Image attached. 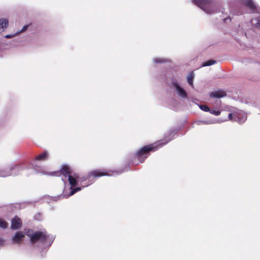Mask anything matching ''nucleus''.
I'll return each mask as SVG.
<instances>
[{"mask_svg":"<svg viewBox=\"0 0 260 260\" xmlns=\"http://www.w3.org/2000/svg\"><path fill=\"white\" fill-rule=\"evenodd\" d=\"M194 79V74L192 72L190 73L187 77V82L188 84L193 86V80Z\"/></svg>","mask_w":260,"mask_h":260,"instance_id":"2eb2a0df","label":"nucleus"},{"mask_svg":"<svg viewBox=\"0 0 260 260\" xmlns=\"http://www.w3.org/2000/svg\"><path fill=\"white\" fill-rule=\"evenodd\" d=\"M168 142V141L161 140L155 143L145 145L137 152L135 157L140 162L142 163L148 157L151 152L157 150L167 144Z\"/></svg>","mask_w":260,"mask_h":260,"instance_id":"f257e3e1","label":"nucleus"},{"mask_svg":"<svg viewBox=\"0 0 260 260\" xmlns=\"http://www.w3.org/2000/svg\"><path fill=\"white\" fill-rule=\"evenodd\" d=\"M49 157V153L47 151H44L41 154L36 156L35 158V160L39 161H44L47 160Z\"/></svg>","mask_w":260,"mask_h":260,"instance_id":"9b49d317","label":"nucleus"},{"mask_svg":"<svg viewBox=\"0 0 260 260\" xmlns=\"http://www.w3.org/2000/svg\"><path fill=\"white\" fill-rule=\"evenodd\" d=\"M226 95V92L222 90H217L210 93V96L211 98H220L224 97Z\"/></svg>","mask_w":260,"mask_h":260,"instance_id":"9d476101","label":"nucleus"},{"mask_svg":"<svg viewBox=\"0 0 260 260\" xmlns=\"http://www.w3.org/2000/svg\"><path fill=\"white\" fill-rule=\"evenodd\" d=\"M27 27H28L27 25L24 26L23 28L21 30V31L23 32V31H25L27 29Z\"/></svg>","mask_w":260,"mask_h":260,"instance_id":"393cba45","label":"nucleus"},{"mask_svg":"<svg viewBox=\"0 0 260 260\" xmlns=\"http://www.w3.org/2000/svg\"><path fill=\"white\" fill-rule=\"evenodd\" d=\"M175 86L176 87V90H177V93L182 98H187V93L186 91L181 88L179 85L177 83L175 84Z\"/></svg>","mask_w":260,"mask_h":260,"instance_id":"f8f14e48","label":"nucleus"},{"mask_svg":"<svg viewBox=\"0 0 260 260\" xmlns=\"http://www.w3.org/2000/svg\"><path fill=\"white\" fill-rule=\"evenodd\" d=\"M167 61V59L160 58H156L154 59V62L157 63H163Z\"/></svg>","mask_w":260,"mask_h":260,"instance_id":"a211bd4d","label":"nucleus"},{"mask_svg":"<svg viewBox=\"0 0 260 260\" xmlns=\"http://www.w3.org/2000/svg\"><path fill=\"white\" fill-rule=\"evenodd\" d=\"M13 36H12V35H7L5 36V38L9 39V38H12Z\"/></svg>","mask_w":260,"mask_h":260,"instance_id":"a878e982","label":"nucleus"},{"mask_svg":"<svg viewBox=\"0 0 260 260\" xmlns=\"http://www.w3.org/2000/svg\"><path fill=\"white\" fill-rule=\"evenodd\" d=\"M68 179L70 185L72 187H75L78 184L77 180L79 179V176L77 174L74 173L73 174L69 176Z\"/></svg>","mask_w":260,"mask_h":260,"instance_id":"1a4fd4ad","label":"nucleus"},{"mask_svg":"<svg viewBox=\"0 0 260 260\" xmlns=\"http://www.w3.org/2000/svg\"><path fill=\"white\" fill-rule=\"evenodd\" d=\"M241 1L243 4L246 6L252 13L258 12L257 6L252 0H241Z\"/></svg>","mask_w":260,"mask_h":260,"instance_id":"0eeeda50","label":"nucleus"},{"mask_svg":"<svg viewBox=\"0 0 260 260\" xmlns=\"http://www.w3.org/2000/svg\"><path fill=\"white\" fill-rule=\"evenodd\" d=\"M4 241L0 238V245H3L4 244Z\"/></svg>","mask_w":260,"mask_h":260,"instance_id":"bb28decb","label":"nucleus"},{"mask_svg":"<svg viewBox=\"0 0 260 260\" xmlns=\"http://www.w3.org/2000/svg\"><path fill=\"white\" fill-rule=\"evenodd\" d=\"M215 63H216L215 60H210L204 62L202 64V67L209 66L214 64Z\"/></svg>","mask_w":260,"mask_h":260,"instance_id":"f3484780","label":"nucleus"},{"mask_svg":"<svg viewBox=\"0 0 260 260\" xmlns=\"http://www.w3.org/2000/svg\"><path fill=\"white\" fill-rule=\"evenodd\" d=\"M49 238V235L45 230L44 231H38L35 232L34 235H32L30 242L31 244H35L38 242L45 243Z\"/></svg>","mask_w":260,"mask_h":260,"instance_id":"20e7f679","label":"nucleus"},{"mask_svg":"<svg viewBox=\"0 0 260 260\" xmlns=\"http://www.w3.org/2000/svg\"><path fill=\"white\" fill-rule=\"evenodd\" d=\"M81 189L80 187H77V188H72V190L71 191L70 193L68 196V197L73 195L74 194H75L77 191H80Z\"/></svg>","mask_w":260,"mask_h":260,"instance_id":"6ab92c4d","label":"nucleus"},{"mask_svg":"<svg viewBox=\"0 0 260 260\" xmlns=\"http://www.w3.org/2000/svg\"><path fill=\"white\" fill-rule=\"evenodd\" d=\"M233 114L232 113H230L228 115V118L230 120L236 121V118L237 117V115H234V119H233Z\"/></svg>","mask_w":260,"mask_h":260,"instance_id":"4be33fe9","label":"nucleus"},{"mask_svg":"<svg viewBox=\"0 0 260 260\" xmlns=\"http://www.w3.org/2000/svg\"><path fill=\"white\" fill-rule=\"evenodd\" d=\"M8 24L9 22L7 19H0V32L3 31L7 27Z\"/></svg>","mask_w":260,"mask_h":260,"instance_id":"ddd939ff","label":"nucleus"},{"mask_svg":"<svg viewBox=\"0 0 260 260\" xmlns=\"http://www.w3.org/2000/svg\"><path fill=\"white\" fill-rule=\"evenodd\" d=\"M255 26L258 28H260V20H259L256 24Z\"/></svg>","mask_w":260,"mask_h":260,"instance_id":"b1692460","label":"nucleus"},{"mask_svg":"<svg viewBox=\"0 0 260 260\" xmlns=\"http://www.w3.org/2000/svg\"><path fill=\"white\" fill-rule=\"evenodd\" d=\"M200 108L201 109H202L203 111L205 112H209L210 111V108L206 105H201L200 106Z\"/></svg>","mask_w":260,"mask_h":260,"instance_id":"aec40b11","label":"nucleus"},{"mask_svg":"<svg viewBox=\"0 0 260 260\" xmlns=\"http://www.w3.org/2000/svg\"><path fill=\"white\" fill-rule=\"evenodd\" d=\"M24 237V235L22 232H17L12 238V241L14 243L20 244Z\"/></svg>","mask_w":260,"mask_h":260,"instance_id":"6e6552de","label":"nucleus"},{"mask_svg":"<svg viewBox=\"0 0 260 260\" xmlns=\"http://www.w3.org/2000/svg\"><path fill=\"white\" fill-rule=\"evenodd\" d=\"M228 19H229L230 21L231 20V19L230 17H227V18H225L223 19L224 21L225 22L226 21V20H228Z\"/></svg>","mask_w":260,"mask_h":260,"instance_id":"cd10ccee","label":"nucleus"},{"mask_svg":"<svg viewBox=\"0 0 260 260\" xmlns=\"http://www.w3.org/2000/svg\"><path fill=\"white\" fill-rule=\"evenodd\" d=\"M22 223L21 220L17 216H15L11 220V228L13 230L19 229L21 228Z\"/></svg>","mask_w":260,"mask_h":260,"instance_id":"423d86ee","label":"nucleus"},{"mask_svg":"<svg viewBox=\"0 0 260 260\" xmlns=\"http://www.w3.org/2000/svg\"><path fill=\"white\" fill-rule=\"evenodd\" d=\"M8 223L3 219L0 218V228L6 229L8 228Z\"/></svg>","mask_w":260,"mask_h":260,"instance_id":"dca6fc26","label":"nucleus"},{"mask_svg":"<svg viewBox=\"0 0 260 260\" xmlns=\"http://www.w3.org/2000/svg\"><path fill=\"white\" fill-rule=\"evenodd\" d=\"M51 174L56 177L61 176L62 180L66 182L67 178L72 174V170L69 166L63 165L59 171L52 172Z\"/></svg>","mask_w":260,"mask_h":260,"instance_id":"7ed1b4c3","label":"nucleus"},{"mask_svg":"<svg viewBox=\"0 0 260 260\" xmlns=\"http://www.w3.org/2000/svg\"><path fill=\"white\" fill-rule=\"evenodd\" d=\"M111 171L106 169H99L89 172L88 174L84 177L83 180H89L92 178L100 177L104 176H111Z\"/></svg>","mask_w":260,"mask_h":260,"instance_id":"39448f33","label":"nucleus"},{"mask_svg":"<svg viewBox=\"0 0 260 260\" xmlns=\"http://www.w3.org/2000/svg\"><path fill=\"white\" fill-rule=\"evenodd\" d=\"M20 168V166L18 165H16L12 168H11V170H18Z\"/></svg>","mask_w":260,"mask_h":260,"instance_id":"5701e85b","label":"nucleus"},{"mask_svg":"<svg viewBox=\"0 0 260 260\" xmlns=\"http://www.w3.org/2000/svg\"><path fill=\"white\" fill-rule=\"evenodd\" d=\"M34 233L35 232L32 229H28L24 230V234L29 238L30 241H31V237Z\"/></svg>","mask_w":260,"mask_h":260,"instance_id":"4468645a","label":"nucleus"},{"mask_svg":"<svg viewBox=\"0 0 260 260\" xmlns=\"http://www.w3.org/2000/svg\"><path fill=\"white\" fill-rule=\"evenodd\" d=\"M193 3L208 14L215 13L213 0H192Z\"/></svg>","mask_w":260,"mask_h":260,"instance_id":"f03ea898","label":"nucleus"},{"mask_svg":"<svg viewBox=\"0 0 260 260\" xmlns=\"http://www.w3.org/2000/svg\"><path fill=\"white\" fill-rule=\"evenodd\" d=\"M209 112L210 113L214 114L216 116L219 115L221 113L220 111H216V110H210Z\"/></svg>","mask_w":260,"mask_h":260,"instance_id":"412c9836","label":"nucleus"}]
</instances>
